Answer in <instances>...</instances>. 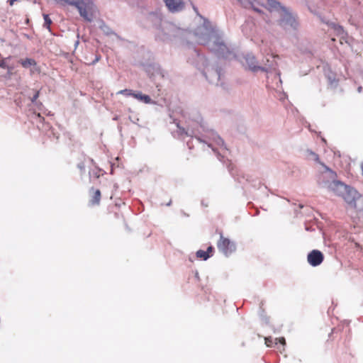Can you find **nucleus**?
<instances>
[{"label":"nucleus","mask_w":363,"mask_h":363,"mask_svg":"<svg viewBox=\"0 0 363 363\" xmlns=\"http://www.w3.org/2000/svg\"><path fill=\"white\" fill-rule=\"evenodd\" d=\"M7 69V73L9 75H11L13 74L12 71L13 69V66L8 65V68H6Z\"/></svg>","instance_id":"17"},{"label":"nucleus","mask_w":363,"mask_h":363,"mask_svg":"<svg viewBox=\"0 0 363 363\" xmlns=\"http://www.w3.org/2000/svg\"><path fill=\"white\" fill-rule=\"evenodd\" d=\"M244 7H252L258 9L257 6H262L266 9H281V4L276 0H267V4H264L263 0H238Z\"/></svg>","instance_id":"2"},{"label":"nucleus","mask_w":363,"mask_h":363,"mask_svg":"<svg viewBox=\"0 0 363 363\" xmlns=\"http://www.w3.org/2000/svg\"><path fill=\"white\" fill-rule=\"evenodd\" d=\"M278 342L279 343L282 344V345H285L286 344V340H285L284 337L276 338L275 339V344H277Z\"/></svg>","instance_id":"14"},{"label":"nucleus","mask_w":363,"mask_h":363,"mask_svg":"<svg viewBox=\"0 0 363 363\" xmlns=\"http://www.w3.org/2000/svg\"><path fill=\"white\" fill-rule=\"evenodd\" d=\"M62 6L69 4L75 6L80 16L86 21H91L93 18L94 4L91 0H54Z\"/></svg>","instance_id":"1"},{"label":"nucleus","mask_w":363,"mask_h":363,"mask_svg":"<svg viewBox=\"0 0 363 363\" xmlns=\"http://www.w3.org/2000/svg\"><path fill=\"white\" fill-rule=\"evenodd\" d=\"M167 8L172 11L181 10L184 4L181 0H164Z\"/></svg>","instance_id":"6"},{"label":"nucleus","mask_w":363,"mask_h":363,"mask_svg":"<svg viewBox=\"0 0 363 363\" xmlns=\"http://www.w3.org/2000/svg\"><path fill=\"white\" fill-rule=\"evenodd\" d=\"M100 60V56H96L95 60H94L93 63H96Z\"/></svg>","instance_id":"21"},{"label":"nucleus","mask_w":363,"mask_h":363,"mask_svg":"<svg viewBox=\"0 0 363 363\" xmlns=\"http://www.w3.org/2000/svg\"><path fill=\"white\" fill-rule=\"evenodd\" d=\"M16 1H18V0H9L8 3L9 4L10 6H13L14 3Z\"/></svg>","instance_id":"20"},{"label":"nucleus","mask_w":363,"mask_h":363,"mask_svg":"<svg viewBox=\"0 0 363 363\" xmlns=\"http://www.w3.org/2000/svg\"><path fill=\"white\" fill-rule=\"evenodd\" d=\"M324 259L323 254L318 250H313L307 256L308 262L313 267L320 265Z\"/></svg>","instance_id":"4"},{"label":"nucleus","mask_w":363,"mask_h":363,"mask_svg":"<svg viewBox=\"0 0 363 363\" xmlns=\"http://www.w3.org/2000/svg\"><path fill=\"white\" fill-rule=\"evenodd\" d=\"M311 154L313 155V157L315 161L319 162V156L317 154H315L313 152H311Z\"/></svg>","instance_id":"18"},{"label":"nucleus","mask_w":363,"mask_h":363,"mask_svg":"<svg viewBox=\"0 0 363 363\" xmlns=\"http://www.w3.org/2000/svg\"><path fill=\"white\" fill-rule=\"evenodd\" d=\"M0 67L1 68H8V65L6 64L5 60H0Z\"/></svg>","instance_id":"16"},{"label":"nucleus","mask_w":363,"mask_h":363,"mask_svg":"<svg viewBox=\"0 0 363 363\" xmlns=\"http://www.w3.org/2000/svg\"><path fill=\"white\" fill-rule=\"evenodd\" d=\"M213 247L209 246L206 251L199 250L196 252V257L203 260H206L211 256H213Z\"/></svg>","instance_id":"7"},{"label":"nucleus","mask_w":363,"mask_h":363,"mask_svg":"<svg viewBox=\"0 0 363 363\" xmlns=\"http://www.w3.org/2000/svg\"><path fill=\"white\" fill-rule=\"evenodd\" d=\"M264 340L267 347H272L275 343V340L274 341L272 337H267L264 338Z\"/></svg>","instance_id":"13"},{"label":"nucleus","mask_w":363,"mask_h":363,"mask_svg":"<svg viewBox=\"0 0 363 363\" xmlns=\"http://www.w3.org/2000/svg\"><path fill=\"white\" fill-rule=\"evenodd\" d=\"M220 239L217 242L218 249L225 255L228 256L235 251V244L229 238H225L222 233H220Z\"/></svg>","instance_id":"3"},{"label":"nucleus","mask_w":363,"mask_h":363,"mask_svg":"<svg viewBox=\"0 0 363 363\" xmlns=\"http://www.w3.org/2000/svg\"><path fill=\"white\" fill-rule=\"evenodd\" d=\"M245 61L250 69L257 71L261 69L260 67L256 65V61L253 56H247L245 58Z\"/></svg>","instance_id":"8"},{"label":"nucleus","mask_w":363,"mask_h":363,"mask_svg":"<svg viewBox=\"0 0 363 363\" xmlns=\"http://www.w3.org/2000/svg\"><path fill=\"white\" fill-rule=\"evenodd\" d=\"M39 94H40V91H36L35 94L33 95V96L32 98H30L31 101L35 102L37 100V99L39 97Z\"/></svg>","instance_id":"15"},{"label":"nucleus","mask_w":363,"mask_h":363,"mask_svg":"<svg viewBox=\"0 0 363 363\" xmlns=\"http://www.w3.org/2000/svg\"><path fill=\"white\" fill-rule=\"evenodd\" d=\"M19 62L24 68H28L30 66L36 65V62L31 58H26L24 60H21Z\"/></svg>","instance_id":"10"},{"label":"nucleus","mask_w":363,"mask_h":363,"mask_svg":"<svg viewBox=\"0 0 363 363\" xmlns=\"http://www.w3.org/2000/svg\"><path fill=\"white\" fill-rule=\"evenodd\" d=\"M345 200L347 201V203H351L352 202V201L348 200L347 198H345Z\"/></svg>","instance_id":"22"},{"label":"nucleus","mask_w":363,"mask_h":363,"mask_svg":"<svg viewBox=\"0 0 363 363\" xmlns=\"http://www.w3.org/2000/svg\"><path fill=\"white\" fill-rule=\"evenodd\" d=\"M38 117L41 118V116L40 113L38 114Z\"/></svg>","instance_id":"23"},{"label":"nucleus","mask_w":363,"mask_h":363,"mask_svg":"<svg viewBox=\"0 0 363 363\" xmlns=\"http://www.w3.org/2000/svg\"><path fill=\"white\" fill-rule=\"evenodd\" d=\"M78 167L79 168V169L82 171V172H84V164H78Z\"/></svg>","instance_id":"19"},{"label":"nucleus","mask_w":363,"mask_h":363,"mask_svg":"<svg viewBox=\"0 0 363 363\" xmlns=\"http://www.w3.org/2000/svg\"><path fill=\"white\" fill-rule=\"evenodd\" d=\"M89 205L90 206H96L100 204L101 193L99 189L91 188L89 190Z\"/></svg>","instance_id":"5"},{"label":"nucleus","mask_w":363,"mask_h":363,"mask_svg":"<svg viewBox=\"0 0 363 363\" xmlns=\"http://www.w3.org/2000/svg\"><path fill=\"white\" fill-rule=\"evenodd\" d=\"M134 98L145 104H150L152 102L151 98L148 95L143 94L141 92L135 93Z\"/></svg>","instance_id":"9"},{"label":"nucleus","mask_w":363,"mask_h":363,"mask_svg":"<svg viewBox=\"0 0 363 363\" xmlns=\"http://www.w3.org/2000/svg\"><path fill=\"white\" fill-rule=\"evenodd\" d=\"M43 18H44V21H45L44 26L50 30V26L52 23V21H51L50 18L49 17V16L48 14H44Z\"/></svg>","instance_id":"12"},{"label":"nucleus","mask_w":363,"mask_h":363,"mask_svg":"<svg viewBox=\"0 0 363 363\" xmlns=\"http://www.w3.org/2000/svg\"><path fill=\"white\" fill-rule=\"evenodd\" d=\"M117 94H123L127 96H131L134 97L135 93L131 89H125L118 91Z\"/></svg>","instance_id":"11"}]
</instances>
